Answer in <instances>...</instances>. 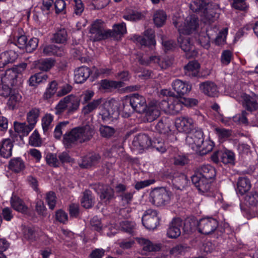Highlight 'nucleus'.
<instances>
[{
    "label": "nucleus",
    "mask_w": 258,
    "mask_h": 258,
    "mask_svg": "<svg viewBox=\"0 0 258 258\" xmlns=\"http://www.w3.org/2000/svg\"><path fill=\"white\" fill-rule=\"evenodd\" d=\"M93 204L94 201L91 195V192L89 190L85 191L81 200L82 206L87 209L91 208Z\"/></svg>",
    "instance_id": "49530a36"
},
{
    "label": "nucleus",
    "mask_w": 258,
    "mask_h": 258,
    "mask_svg": "<svg viewBox=\"0 0 258 258\" xmlns=\"http://www.w3.org/2000/svg\"><path fill=\"white\" fill-rule=\"evenodd\" d=\"M45 159L47 163L51 166L56 167L60 165V161L55 154L48 153L46 156Z\"/></svg>",
    "instance_id": "6e6d98bb"
},
{
    "label": "nucleus",
    "mask_w": 258,
    "mask_h": 258,
    "mask_svg": "<svg viewBox=\"0 0 258 258\" xmlns=\"http://www.w3.org/2000/svg\"><path fill=\"white\" fill-rule=\"evenodd\" d=\"M160 109L170 114H176L179 112L182 105L180 99L178 98H170L167 100H162L159 102Z\"/></svg>",
    "instance_id": "1a4fd4ad"
},
{
    "label": "nucleus",
    "mask_w": 258,
    "mask_h": 258,
    "mask_svg": "<svg viewBox=\"0 0 258 258\" xmlns=\"http://www.w3.org/2000/svg\"><path fill=\"white\" fill-rule=\"evenodd\" d=\"M40 110L37 108H33L27 113V121L34 128L40 116Z\"/></svg>",
    "instance_id": "e433bc0d"
},
{
    "label": "nucleus",
    "mask_w": 258,
    "mask_h": 258,
    "mask_svg": "<svg viewBox=\"0 0 258 258\" xmlns=\"http://www.w3.org/2000/svg\"><path fill=\"white\" fill-rule=\"evenodd\" d=\"M68 38L67 31L64 29H61L54 34L52 41L57 43H64Z\"/></svg>",
    "instance_id": "79ce46f5"
},
{
    "label": "nucleus",
    "mask_w": 258,
    "mask_h": 258,
    "mask_svg": "<svg viewBox=\"0 0 258 258\" xmlns=\"http://www.w3.org/2000/svg\"><path fill=\"white\" fill-rule=\"evenodd\" d=\"M159 103L154 104H149L147 106L144 111L145 118L148 122H152L156 119L160 114Z\"/></svg>",
    "instance_id": "412c9836"
},
{
    "label": "nucleus",
    "mask_w": 258,
    "mask_h": 258,
    "mask_svg": "<svg viewBox=\"0 0 258 258\" xmlns=\"http://www.w3.org/2000/svg\"><path fill=\"white\" fill-rule=\"evenodd\" d=\"M80 105L79 97L74 95H69L60 99L55 106L54 113L58 116L68 117L78 111Z\"/></svg>",
    "instance_id": "39448f33"
},
{
    "label": "nucleus",
    "mask_w": 258,
    "mask_h": 258,
    "mask_svg": "<svg viewBox=\"0 0 258 258\" xmlns=\"http://www.w3.org/2000/svg\"><path fill=\"white\" fill-rule=\"evenodd\" d=\"M57 83L56 81H52L49 84L46 91L44 93V98L48 99L50 98L56 92Z\"/></svg>",
    "instance_id": "3c124183"
},
{
    "label": "nucleus",
    "mask_w": 258,
    "mask_h": 258,
    "mask_svg": "<svg viewBox=\"0 0 258 258\" xmlns=\"http://www.w3.org/2000/svg\"><path fill=\"white\" fill-rule=\"evenodd\" d=\"M93 134L94 130L89 125L76 127L64 135L63 143L66 147L70 148L77 143L90 140Z\"/></svg>",
    "instance_id": "20e7f679"
},
{
    "label": "nucleus",
    "mask_w": 258,
    "mask_h": 258,
    "mask_svg": "<svg viewBox=\"0 0 258 258\" xmlns=\"http://www.w3.org/2000/svg\"><path fill=\"white\" fill-rule=\"evenodd\" d=\"M217 29L214 28L213 30L209 29L207 30L206 33H201L199 35V43L206 49H208L210 47V40L212 39V36L216 33Z\"/></svg>",
    "instance_id": "a878e982"
},
{
    "label": "nucleus",
    "mask_w": 258,
    "mask_h": 258,
    "mask_svg": "<svg viewBox=\"0 0 258 258\" xmlns=\"http://www.w3.org/2000/svg\"><path fill=\"white\" fill-rule=\"evenodd\" d=\"M27 38L25 35H22L17 36L14 40V43L20 49H24L26 47Z\"/></svg>",
    "instance_id": "338daca9"
},
{
    "label": "nucleus",
    "mask_w": 258,
    "mask_h": 258,
    "mask_svg": "<svg viewBox=\"0 0 258 258\" xmlns=\"http://www.w3.org/2000/svg\"><path fill=\"white\" fill-rule=\"evenodd\" d=\"M100 160V157L98 154H89L82 159V161L79 165L83 168H88L97 164Z\"/></svg>",
    "instance_id": "c85d7f7f"
},
{
    "label": "nucleus",
    "mask_w": 258,
    "mask_h": 258,
    "mask_svg": "<svg viewBox=\"0 0 258 258\" xmlns=\"http://www.w3.org/2000/svg\"><path fill=\"white\" fill-rule=\"evenodd\" d=\"M218 222L216 219L211 217L201 219L198 223L199 232L208 235L212 233L217 228Z\"/></svg>",
    "instance_id": "9d476101"
},
{
    "label": "nucleus",
    "mask_w": 258,
    "mask_h": 258,
    "mask_svg": "<svg viewBox=\"0 0 258 258\" xmlns=\"http://www.w3.org/2000/svg\"><path fill=\"white\" fill-rule=\"evenodd\" d=\"M152 142V145L151 146L155 148L157 151L161 153H163L166 152L167 147L161 139L157 138Z\"/></svg>",
    "instance_id": "680f3d73"
},
{
    "label": "nucleus",
    "mask_w": 258,
    "mask_h": 258,
    "mask_svg": "<svg viewBox=\"0 0 258 258\" xmlns=\"http://www.w3.org/2000/svg\"><path fill=\"white\" fill-rule=\"evenodd\" d=\"M220 161L224 164H234L235 155L233 152L229 150L221 151L219 153Z\"/></svg>",
    "instance_id": "ea45409f"
},
{
    "label": "nucleus",
    "mask_w": 258,
    "mask_h": 258,
    "mask_svg": "<svg viewBox=\"0 0 258 258\" xmlns=\"http://www.w3.org/2000/svg\"><path fill=\"white\" fill-rule=\"evenodd\" d=\"M190 9L194 12H201L202 21L205 23L214 22L219 16V4L217 3L206 4L204 0H192Z\"/></svg>",
    "instance_id": "7ed1b4c3"
},
{
    "label": "nucleus",
    "mask_w": 258,
    "mask_h": 258,
    "mask_svg": "<svg viewBox=\"0 0 258 258\" xmlns=\"http://www.w3.org/2000/svg\"><path fill=\"white\" fill-rule=\"evenodd\" d=\"M11 203L12 207L16 210L21 213L27 212V207L25 205L23 201L16 196L11 198Z\"/></svg>",
    "instance_id": "58836bf2"
},
{
    "label": "nucleus",
    "mask_w": 258,
    "mask_h": 258,
    "mask_svg": "<svg viewBox=\"0 0 258 258\" xmlns=\"http://www.w3.org/2000/svg\"><path fill=\"white\" fill-rule=\"evenodd\" d=\"M173 24L177 28L179 33L178 42L181 48L186 53V56L188 58L197 56V51L191 41L190 38L187 36L194 32L199 26V20L196 15H190L184 18L181 17L173 19Z\"/></svg>",
    "instance_id": "f257e3e1"
},
{
    "label": "nucleus",
    "mask_w": 258,
    "mask_h": 258,
    "mask_svg": "<svg viewBox=\"0 0 258 258\" xmlns=\"http://www.w3.org/2000/svg\"><path fill=\"white\" fill-rule=\"evenodd\" d=\"M182 227V220L179 218H173L169 224L167 236L170 238H177L180 235Z\"/></svg>",
    "instance_id": "2eb2a0df"
},
{
    "label": "nucleus",
    "mask_w": 258,
    "mask_h": 258,
    "mask_svg": "<svg viewBox=\"0 0 258 258\" xmlns=\"http://www.w3.org/2000/svg\"><path fill=\"white\" fill-rule=\"evenodd\" d=\"M203 134L201 131H197L189 134L186 138V144L196 152L198 151L203 143Z\"/></svg>",
    "instance_id": "4468645a"
},
{
    "label": "nucleus",
    "mask_w": 258,
    "mask_h": 258,
    "mask_svg": "<svg viewBox=\"0 0 258 258\" xmlns=\"http://www.w3.org/2000/svg\"><path fill=\"white\" fill-rule=\"evenodd\" d=\"M38 44V39L37 38H32L28 42L27 41L25 49L28 52H31L36 49Z\"/></svg>",
    "instance_id": "0e129e2a"
},
{
    "label": "nucleus",
    "mask_w": 258,
    "mask_h": 258,
    "mask_svg": "<svg viewBox=\"0 0 258 258\" xmlns=\"http://www.w3.org/2000/svg\"><path fill=\"white\" fill-rule=\"evenodd\" d=\"M94 95V92L90 90H87L83 91L79 97L80 101L82 100V104L88 103Z\"/></svg>",
    "instance_id": "13d9d810"
},
{
    "label": "nucleus",
    "mask_w": 258,
    "mask_h": 258,
    "mask_svg": "<svg viewBox=\"0 0 258 258\" xmlns=\"http://www.w3.org/2000/svg\"><path fill=\"white\" fill-rule=\"evenodd\" d=\"M111 31L112 35H111L110 37H116L118 35L121 36L126 33V28L125 23L122 22L121 23L114 24Z\"/></svg>",
    "instance_id": "37998d69"
},
{
    "label": "nucleus",
    "mask_w": 258,
    "mask_h": 258,
    "mask_svg": "<svg viewBox=\"0 0 258 258\" xmlns=\"http://www.w3.org/2000/svg\"><path fill=\"white\" fill-rule=\"evenodd\" d=\"M90 70L86 67L79 68L75 71L74 79L76 83L84 82L90 76Z\"/></svg>",
    "instance_id": "bb28decb"
},
{
    "label": "nucleus",
    "mask_w": 258,
    "mask_h": 258,
    "mask_svg": "<svg viewBox=\"0 0 258 258\" xmlns=\"http://www.w3.org/2000/svg\"><path fill=\"white\" fill-rule=\"evenodd\" d=\"M156 130L161 134H168L171 130L169 123L159 121L155 126Z\"/></svg>",
    "instance_id": "5fc2aeb1"
},
{
    "label": "nucleus",
    "mask_w": 258,
    "mask_h": 258,
    "mask_svg": "<svg viewBox=\"0 0 258 258\" xmlns=\"http://www.w3.org/2000/svg\"><path fill=\"white\" fill-rule=\"evenodd\" d=\"M112 35L111 30H105L103 22L100 20L94 21L90 26L89 37L93 41H98L107 39Z\"/></svg>",
    "instance_id": "0eeeda50"
},
{
    "label": "nucleus",
    "mask_w": 258,
    "mask_h": 258,
    "mask_svg": "<svg viewBox=\"0 0 258 258\" xmlns=\"http://www.w3.org/2000/svg\"><path fill=\"white\" fill-rule=\"evenodd\" d=\"M241 101L243 107L249 111H254L258 109V103L255 96H250L245 93H242Z\"/></svg>",
    "instance_id": "aec40b11"
},
{
    "label": "nucleus",
    "mask_w": 258,
    "mask_h": 258,
    "mask_svg": "<svg viewBox=\"0 0 258 258\" xmlns=\"http://www.w3.org/2000/svg\"><path fill=\"white\" fill-rule=\"evenodd\" d=\"M245 201L251 206H256L258 204V193L251 191L245 197Z\"/></svg>",
    "instance_id": "864d4df0"
},
{
    "label": "nucleus",
    "mask_w": 258,
    "mask_h": 258,
    "mask_svg": "<svg viewBox=\"0 0 258 258\" xmlns=\"http://www.w3.org/2000/svg\"><path fill=\"white\" fill-rule=\"evenodd\" d=\"M200 90L205 94L214 97L218 94L217 87L212 82L206 81L202 83L199 85Z\"/></svg>",
    "instance_id": "393cba45"
},
{
    "label": "nucleus",
    "mask_w": 258,
    "mask_h": 258,
    "mask_svg": "<svg viewBox=\"0 0 258 258\" xmlns=\"http://www.w3.org/2000/svg\"><path fill=\"white\" fill-rule=\"evenodd\" d=\"M138 59L140 62L144 65L149 64L152 62L153 63H157L160 66L161 69H165L168 66H169L171 64L170 61H165V62L162 60L161 61L160 59L156 56H152L150 57L149 59H146V58L144 56H139Z\"/></svg>",
    "instance_id": "cd10ccee"
},
{
    "label": "nucleus",
    "mask_w": 258,
    "mask_h": 258,
    "mask_svg": "<svg viewBox=\"0 0 258 258\" xmlns=\"http://www.w3.org/2000/svg\"><path fill=\"white\" fill-rule=\"evenodd\" d=\"M101 87L104 89H109L111 88H120L123 86L122 81H107L106 80L102 81Z\"/></svg>",
    "instance_id": "8fccbe9b"
},
{
    "label": "nucleus",
    "mask_w": 258,
    "mask_h": 258,
    "mask_svg": "<svg viewBox=\"0 0 258 258\" xmlns=\"http://www.w3.org/2000/svg\"><path fill=\"white\" fill-rule=\"evenodd\" d=\"M215 133L220 139L228 138L231 136V131L224 128L217 127L215 129Z\"/></svg>",
    "instance_id": "774afa93"
},
{
    "label": "nucleus",
    "mask_w": 258,
    "mask_h": 258,
    "mask_svg": "<svg viewBox=\"0 0 258 258\" xmlns=\"http://www.w3.org/2000/svg\"><path fill=\"white\" fill-rule=\"evenodd\" d=\"M54 64V61L52 59H40L38 61L37 67L42 71H47L50 69Z\"/></svg>",
    "instance_id": "de8ad7c7"
},
{
    "label": "nucleus",
    "mask_w": 258,
    "mask_h": 258,
    "mask_svg": "<svg viewBox=\"0 0 258 258\" xmlns=\"http://www.w3.org/2000/svg\"><path fill=\"white\" fill-rule=\"evenodd\" d=\"M43 52L46 55H61L62 54L61 50L54 44L46 46L43 49Z\"/></svg>",
    "instance_id": "09e8293b"
},
{
    "label": "nucleus",
    "mask_w": 258,
    "mask_h": 258,
    "mask_svg": "<svg viewBox=\"0 0 258 258\" xmlns=\"http://www.w3.org/2000/svg\"><path fill=\"white\" fill-rule=\"evenodd\" d=\"M54 192L49 191L46 194V201L51 209H53L55 206L56 200Z\"/></svg>",
    "instance_id": "69168bd1"
},
{
    "label": "nucleus",
    "mask_w": 258,
    "mask_h": 258,
    "mask_svg": "<svg viewBox=\"0 0 258 258\" xmlns=\"http://www.w3.org/2000/svg\"><path fill=\"white\" fill-rule=\"evenodd\" d=\"M99 115L103 121L109 122L112 121L114 118H116L117 112L113 108L111 103H106L104 104Z\"/></svg>",
    "instance_id": "6ab92c4d"
},
{
    "label": "nucleus",
    "mask_w": 258,
    "mask_h": 258,
    "mask_svg": "<svg viewBox=\"0 0 258 258\" xmlns=\"http://www.w3.org/2000/svg\"><path fill=\"white\" fill-rule=\"evenodd\" d=\"M132 40L137 43L140 44L142 46H148L150 48L155 45L154 31L152 29H148L145 31L144 37L134 35Z\"/></svg>",
    "instance_id": "9b49d317"
},
{
    "label": "nucleus",
    "mask_w": 258,
    "mask_h": 258,
    "mask_svg": "<svg viewBox=\"0 0 258 258\" xmlns=\"http://www.w3.org/2000/svg\"><path fill=\"white\" fill-rule=\"evenodd\" d=\"M27 64L22 63L18 65L7 70L0 75V81L2 82L15 85L22 75V73L25 70Z\"/></svg>",
    "instance_id": "423d86ee"
},
{
    "label": "nucleus",
    "mask_w": 258,
    "mask_h": 258,
    "mask_svg": "<svg viewBox=\"0 0 258 258\" xmlns=\"http://www.w3.org/2000/svg\"><path fill=\"white\" fill-rule=\"evenodd\" d=\"M14 125L15 132L24 136H27L33 129V126L24 122L20 123L16 121L14 122Z\"/></svg>",
    "instance_id": "4c0bfd02"
},
{
    "label": "nucleus",
    "mask_w": 258,
    "mask_h": 258,
    "mask_svg": "<svg viewBox=\"0 0 258 258\" xmlns=\"http://www.w3.org/2000/svg\"><path fill=\"white\" fill-rule=\"evenodd\" d=\"M149 199L157 207L164 206L170 200V192L164 187L155 188L150 192Z\"/></svg>",
    "instance_id": "6e6552de"
},
{
    "label": "nucleus",
    "mask_w": 258,
    "mask_h": 258,
    "mask_svg": "<svg viewBox=\"0 0 258 258\" xmlns=\"http://www.w3.org/2000/svg\"><path fill=\"white\" fill-rule=\"evenodd\" d=\"M188 182L186 175L183 174L174 176L172 180L173 186L179 190L183 189L187 185Z\"/></svg>",
    "instance_id": "473e14b6"
},
{
    "label": "nucleus",
    "mask_w": 258,
    "mask_h": 258,
    "mask_svg": "<svg viewBox=\"0 0 258 258\" xmlns=\"http://www.w3.org/2000/svg\"><path fill=\"white\" fill-rule=\"evenodd\" d=\"M18 57V54L15 51L10 50L0 54V68H3L7 64L15 61Z\"/></svg>",
    "instance_id": "b1692460"
},
{
    "label": "nucleus",
    "mask_w": 258,
    "mask_h": 258,
    "mask_svg": "<svg viewBox=\"0 0 258 258\" xmlns=\"http://www.w3.org/2000/svg\"><path fill=\"white\" fill-rule=\"evenodd\" d=\"M130 103L133 110L141 113L147 107L145 98L139 94H134L129 97Z\"/></svg>",
    "instance_id": "f3484780"
},
{
    "label": "nucleus",
    "mask_w": 258,
    "mask_h": 258,
    "mask_svg": "<svg viewBox=\"0 0 258 258\" xmlns=\"http://www.w3.org/2000/svg\"><path fill=\"white\" fill-rule=\"evenodd\" d=\"M142 223L147 229H155L159 223L157 211L152 209L147 210L143 216Z\"/></svg>",
    "instance_id": "f8f14e48"
},
{
    "label": "nucleus",
    "mask_w": 258,
    "mask_h": 258,
    "mask_svg": "<svg viewBox=\"0 0 258 258\" xmlns=\"http://www.w3.org/2000/svg\"><path fill=\"white\" fill-rule=\"evenodd\" d=\"M138 242L142 246L143 249L146 251H158L161 249L160 244L153 243L151 241L145 238L139 239Z\"/></svg>",
    "instance_id": "c756f323"
},
{
    "label": "nucleus",
    "mask_w": 258,
    "mask_h": 258,
    "mask_svg": "<svg viewBox=\"0 0 258 258\" xmlns=\"http://www.w3.org/2000/svg\"><path fill=\"white\" fill-rule=\"evenodd\" d=\"M29 143L35 147L39 146L41 144V140L38 131L35 130L29 137Z\"/></svg>",
    "instance_id": "052dcab7"
},
{
    "label": "nucleus",
    "mask_w": 258,
    "mask_h": 258,
    "mask_svg": "<svg viewBox=\"0 0 258 258\" xmlns=\"http://www.w3.org/2000/svg\"><path fill=\"white\" fill-rule=\"evenodd\" d=\"M215 175V170L212 166L203 165L199 167L191 176V181L199 191L205 192L210 190L211 180Z\"/></svg>",
    "instance_id": "f03ea898"
},
{
    "label": "nucleus",
    "mask_w": 258,
    "mask_h": 258,
    "mask_svg": "<svg viewBox=\"0 0 258 258\" xmlns=\"http://www.w3.org/2000/svg\"><path fill=\"white\" fill-rule=\"evenodd\" d=\"M101 103V99H95L93 101L83 104L81 110L82 114L87 115L93 113L99 106Z\"/></svg>",
    "instance_id": "72a5a7b5"
},
{
    "label": "nucleus",
    "mask_w": 258,
    "mask_h": 258,
    "mask_svg": "<svg viewBox=\"0 0 258 258\" xmlns=\"http://www.w3.org/2000/svg\"><path fill=\"white\" fill-rule=\"evenodd\" d=\"M10 86H12L11 84L3 83L0 81V95L8 97L13 92Z\"/></svg>",
    "instance_id": "e2e57ef3"
},
{
    "label": "nucleus",
    "mask_w": 258,
    "mask_h": 258,
    "mask_svg": "<svg viewBox=\"0 0 258 258\" xmlns=\"http://www.w3.org/2000/svg\"><path fill=\"white\" fill-rule=\"evenodd\" d=\"M47 78V75L44 73H37L31 76L28 82L29 86L36 87L40 83H45Z\"/></svg>",
    "instance_id": "c9c22d12"
},
{
    "label": "nucleus",
    "mask_w": 258,
    "mask_h": 258,
    "mask_svg": "<svg viewBox=\"0 0 258 258\" xmlns=\"http://www.w3.org/2000/svg\"><path fill=\"white\" fill-rule=\"evenodd\" d=\"M247 114L245 111H242L241 113L236 114L233 117V121L238 124H247L248 123Z\"/></svg>",
    "instance_id": "4d7b16f0"
},
{
    "label": "nucleus",
    "mask_w": 258,
    "mask_h": 258,
    "mask_svg": "<svg viewBox=\"0 0 258 258\" xmlns=\"http://www.w3.org/2000/svg\"><path fill=\"white\" fill-rule=\"evenodd\" d=\"M152 145L150 138L145 134H140L135 137L132 142L133 149L142 153V151L148 149Z\"/></svg>",
    "instance_id": "ddd939ff"
},
{
    "label": "nucleus",
    "mask_w": 258,
    "mask_h": 258,
    "mask_svg": "<svg viewBox=\"0 0 258 258\" xmlns=\"http://www.w3.org/2000/svg\"><path fill=\"white\" fill-rule=\"evenodd\" d=\"M68 124V121H64L59 123L57 124L54 131V136L56 139H59L64 132L66 129V126Z\"/></svg>",
    "instance_id": "bf43d9fd"
},
{
    "label": "nucleus",
    "mask_w": 258,
    "mask_h": 258,
    "mask_svg": "<svg viewBox=\"0 0 258 258\" xmlns=\"http://www.w3.org/2000/svg\"><path fill=\"white\" fill-rule=\"evenodd\" d=\"M13 146V143L11 139L3 140L0 142V155L5 158L11 157Z\"/></svg>",
    "instance_id": "5701e85b"
},
{
    "label": "nucleus",
    "mask_w": 258,
    "mask_h": 258,
    "mask_svg": "<svg viewBox=\"0 0 258 258\" xmlns=\"http://www.w3.org/2000/svg\"><path fill=\"white\" fill-rule=\"evenodd\" d=\"M153 20L157 27H161L165 22L166 15L163 11H157L154 15Z\"/></svg>",
    "instance_id": "a18cd8bd"
},
{
    "label": "nucleus",
    "mask_w": 258,
    "mask_h": 258,
    "mask_svg": "<svg viewBox=\"0 0 258 258\" xmlns=\"http://www.w3.org/2000/svg\"><path fill=\"white\" fill-rule=\"evenodd\" d=\"M9 98L7 101V105L9 109H14L16 108L21 99V95L15 91H13L9 95Z\"/></svg>",
    "instance_id": "a19ab883"
},
{
    "label": "nucleus",
    "mask_w": 258,
    "mask_h": 258,
    "mask_svg": "<svg viewBox=\"0 0 258 258\" xmlns=\"http://www.w3.org/2000/svg\"><path fill=\"white\" fill-rule=\"evenodd\" d=\"M53 116L49 113L46 114L41 119V124L44 133L48 132L52 127Z\"/></svg>",
    "instance_id": "c03bdc74"
},
{
    "label": "nucleus",
    "mask_w": 258,
    "mask_h": 258,
    "mask_svg": "<svg viewBox=\"0 0 258 258\" xmlns=\"http://www.w3.org/2000/svg\"><path fill=\"white\" fill-rule=\"evenodd\" d=\"M200 68L197 61H190L184 67L185 74L190 77H196L199 75Z\"/></svg>",
    "instance_id": "7c9ffc66"
},
{
    "label": "nucleus",
    "mask_w": 258,
    "mask_h": 258,
    "mask_svg": "<svg viewBox=\"0 0 258 258\" xmlns=\"http://www.w3.org/2000/svg\"><path fill=\"white\" fill-rule=\"evenodd\" d=\"M9 168L15 173H19L25 168V164L21 158H14L9 163Z\"/></svg>",
    "instance_id": "f704fd0d"
},
{
    "label": "nucleus",
    "mask_w": 258,
    "mask_h": 258,
    "mask_svg": "<svg viewBox=\"0 0 258 258\" xmlns=\"http://www.w3.org/2000/svg\"><path fill=\"white\" fill-rule=\"evenodd\" d=\"M213 143L211 141H203V143H202L201 147L198 152H199L201 155H205L210 152L213 150Z\"/></svg>",
    "instance_id": "603ef678"
},
{
    "label": "nucleus",
    "mask_w": 258,
    "mask_h": 258,
    "mask_svg": "<svg viewBox=\"0 0 258 258\" xmlns=\"http://www.w3.org/2000/svg\"><path fill=\"white\" fill-rule=\"evenodd\" d=\"M173 90L179 95H183L189 93L191 90V85L187 82L176 79L172 83Z\"/></svg>",
    "instance_id": "4be33fe9"
},
{
    "label": "nucleus",
    "mask_w": 258,
    "mask_h": 258,
    "mask_svg": "<svg viewBox=\"0 0 258 258\" xmlns=\"http://www.w3.org/2000/svg\"><path fill=\"white\" fill-rule=\"evenodd\" d=\"M94 189L100 194V199L106 203L114 197L113 189L108 185L99 184L95 185Z\"/></svg>",
    "instance_id": "a211bd4d"
},
{
    "label": "nucleus",
    "mask_w": 258,
    "mask_h": 258,
    "mask_svg": "<svg viewBox=\"0 0 258 258\" xmlns=\"http://www.w3.org/2000/svg\"><path fill=\"white\" fill-rule=\"evenodd\" d=\"M175 125L180 132L189 133L194 128L193 120L188 117L181 116L177 118L175 121Z\"/></svg>",
    "instance_id": "dca6fc26"
},
{
    "label": "nucleus",
    "mask_w": 258,
    "mask_h": 258,
    "mask_svg": "<svg viewBox=\"0 0 258 258\" xmlns=\"http://www.w3.org/2000/svg\"><path fill=\"white\" fill-rule=\"evenodd\" d=\"M251 188V183L248 178L245 177H239L237 184V192L242 195Z\"/></svg>",
    "instance_id": "2f4dec72"
}]
</instances>
